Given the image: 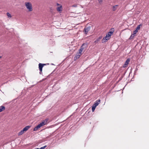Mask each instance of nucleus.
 I'll return each instance as SVG.
<instances>
[{"instance_id": "20", "label": "nucleus", "mask_w": 149, "mask_h": 149, "mask_svg": "<svg viewBox=\"0 0 149 149\" xmlns=\"http://www.w3.org/2000/svg\"><path fill=\"white\" fill-rule=\"evenodd\" d=\"M100 41L97 38V39L94 42V43L95 44L97 43Z\"/></svg>"}, {"instance_id": "18", "label": "nucleus", "mask_w": 149, "mask_h": 149, "mask_svg": "<svg viewBox=\"0 0 149 149\" xmlns=\"http://www.w3.org/2000/svg\"><path fill=\"white\" fill-rule=\"evenodd\" d=\"M96 107L94 106L93 105L92 107V110L93 112L94 111Z\"/></svg>"}, {"instance_id": "5", "label": "nucleus", "mask_w": 149, "mask_h": 149, "mask_svg": "<svg viewBox=\"0 0 149 149\" xmlns=\"http://www.w3.org/2000/svg\"><path fill=\"white\" fill-rule=\"evenodd\" d=\"M46 65L45 64H42L40 63L39 64V68L40 71V74H41V73L42 72V68L44 65Z\"/></svg>"}, {"instance_id": "10", "label": "nucleus", "mask_w": 149, "mask_h": 149, "mask_svg": "<svg viewBox=\"0 0 149 149\" xmlns=\"http://www.w3.org/2000/svg\"><path fill=\"white\" fill-rule=\"evenodd\" d=\"M31 127V126L28 125L26 126L23 129L24 132L27 131Z\"/></svg>"}, {"instance_id": "11", "label": "nucleus", "mask_w": 149, "mask_h": 149, "mask_svg": "<svg viewBox=\"0 0 149 149\" xmlns=\"http://www.w3.org/2000/svg\"><path fill=\"white\" fill-rule=\"evenodd\" d=\"M86 45V44L85 43H83L81 47L79 49L81 50V51H82L83 52L84 49V46Z\"/></svg>"}, {"instance_id": "23", "label": "nucleus", "mask_w": 149, "mask_h": 149, "mask_svg": "<svg viewBox=\"0 0 149 149\" xmlns=\"http://www.w3.org/2000/svg\"><path fill=\"white\" fill-rule=\"evenodd\" d=\"M98 1L99 3H100V4H101L102 3V0H98Z\"/></svg>"}, {"instance_id": "13", "label": "nucleus", "mask_w": 149, "mask_h": 149, "mask_svg": "<svg viewBox=\"0 0 149 149\" xmlns=\"http://www.w3.org/2000/svg\"><path fill=\"white\" fill-rule=\"evenodd\" d=\"M5 109V107L3 106H1L0 107V112L2 111Z\"/></svg>"}, {"instance_id": "21", "label": "nucleus", "mask_w": 149, "mask_h": 149, "mask_svg": "<svg viewBox=\"0 0 149 149\" xmlns=\"http://www.w3.org/2000/svg\"><path fill=\"white\" fill-rule=\"evenodd\" d=\"M82 51L79 49V52L77 53L81 55L82 54Z\"/></svg>"}, {"instance_id": "27", "label": "nucleus", "mask_w": 149, "mask_h": 149, "mask_svg": "<svg viewBox=\"0 0 149 149\" xmlns=\"http://www.w3.org/2000/svg\"><path fill=\"white\" fill-rule=\"evenodd\" d=\"M1 58V56H0V58Z\"/></svg>"}, {"instance_id": "16", "label": "nucleus", "mask_w": 149, "mask_h": 149, "mask_svg": "<svg viewBox=\"0 0 149 149\" xmlns=\"http://www.w3.org/2000/svg\"><path fill=\"white\" fill-rule=\"evenodd\" d=\"M135 36V35H134V34H132L131 36H130V39H132Z\"/></svg>"}, {"instance_id": "3", "label": "nucleus", "mask_w": 149, "mask_h": 149, "mask_svg": "<svg viewBox=\"0 0 149 149\" xmlns=\"http://www.w3.org/2000/svg\"><path fill=\"white\" fill-rule=\"evenodd\" d=\"M113 33V32L111 31L109 32L106 35V36L103 38L102 40V43L106 42L107 40H109L111 35Z\"/></svg>"}, {"instance_id": "6", "label": "nucleus", "mask_w": 149, "mask_h": 149, "mask_svg": "<svg viewBox=\"0 0 149 149\" xmlns=\"http://www.w3.org/2000/svg\"><path fill=\"white\" fill-rule=\"evenodd\" d=\"M130 62V59L128 58L127 59L125 62V63L123 65V67L124 68H125L126 67H127V65L129 63V62Z\"/></svg>"}, {"instance_id": "7", "label": "nucleus", "mask_w": 149, "mask_h": 149, "mask_svg": "<svg viewBox=\"0 0 149 149\" xmlns=\"http://www.w3.org/2000/svg\"><path fill=\"white\" fill-rule=\"evenodd\" d=\"M91 28V26H88L85 27L84 29V31H85V34H87L88 33V32L90 30Z\"/></svg>"}, {"instance_id": "1", "label": "nucleus", "mask_w": 149, "mask_h": 149, "mask_svg": "<svg viewBox=\"0 0 149 149\" xmlns=\"http://www.w3.org/2000/svg\"><path fill=\"white\" fill-rule=\"evenodd\" d=\"M48 119H46L45 120H43L40 124L38 125L37 126L34 128L33 131H36L41 127L46 125L47 123V122L48 121Z\"/></svg>"}, {"instance_id": "22", "label": "nucleus", "mask_w": 149, "mask_h": 149, "mask_svg": "<svg viewBox=\"0 0 149 149\" xmlns=\"http://www.w3.org/2000/svg\"><path fill=\"white\" fill-rule=\"evenodd\" d=\"M102 38V36H100L98 38H97V39L99 40H100V39H101Z\"/></svg>"}, {"instance_id": "15", "label": "nucleus", "mask_w": 149, "mask_h": 149, "mask_svg": "<svg viewBox=\"0 0 149 149\" xmlns=\"http://www.w3.org/2000/svg\"><path fill=\"white\" fill-rule=\"evenodd\" d=\"M142 24H140L138 26H137V27L136 28V30H139L140 29V27L142 26Z\"/></svg>"}, {"instance_id": "19", "label": "nucleus", "mask_w": 149, "mask_h": 149, "mask_svg": "<svg viewBox=\"0 0 149 149\" xmlns=\"http://www.w3.org/2000/svg\"><path fill=\"white\" fill-rule=\"evenodd\" d=\"M138 32V30H135V31H133V33L134 34V35H135Z\"/></svg>"}, {"instance_id": "25", "label": "nucleus", "mask_w": 149, "mask_h": 149, "mask_svg": "<svg viewBox=\"0 0 149 149\" xmlns=\"http://www.w3.org/2000/svg\"><path fill=\"white\" fill-rule=\"evenodd\" d=\"M34 149H38V148H35Z\"/></svg>"}, {"instance_id": "12", "label": "nucleus", "mask_w": 149, "mask_h": 149, "mask_svg": "<svg viewBox=\"0 0 149 149\" xmlns=\"http://www.w3.org/2000/svg\"><path fill=\"white\" fill-rule=\"evenodd\" d=\"M118 6V5H116L113 6L112 8V10L113 11H115L117 9Z\"/></svg>"}, {"instance_id": "9", "label": "nucleus", "mask_w": 149, "mask_h": 149, "mask_svg": "<svg viewBox=\"0 0 149 149\" xmlns=\"http://www.w3.org/2000/svg\"><path fill=\"white\" fill-rule=\"evenodd\" d=\"M100 102V100H97L93 104L94 106L96 107Z\"/></svg>"}, {"instance_id": "26", "label": "nucleus", "mask_w": 149, "mask_h": 149, "mask_svg": "<svg viewBox=\"0 0 149 149\" xmlns=\"http://www.w3.org/2000/svg\"><path fill=\"white\" fill-rule=\"evenodd\" d=\"M38 149H40V148H38Z\"/></svg>"}, {"instance_id": "17", "label": "nucleus", "mask_w": 149, "mask_h": 149, "mask_svg": "<svg viewBox=\"0 0 149 149\" xmlns=\"http://www.w3.org/2000/svg\"><path fill=\"white\" fill-rule=\"evenodd\" d=\"M7 15L8 16V17L9 18H11L12 17L10 14L8 12L7 13Z\"/></svg>"}, {"instance_id": "8", "label": "nucleus", "mask_w": 149, "mask_h": 149, "mask_svg": "<svg viewBox=\"0 0 149 149\" xmlns=\"http://www.w3.org/2000/svg\"><path fill=\"white\" fill-rule=\"evenodd\" d=\"M81 56V55L79 54L78 53H77L74 57V60L75 61L77 59L79 58Z\"/></svg>"}, {"instance_id": "2", "label": "nucleus", "mask_w": 149, "mask_h": 149, "mask_svg": "<svg viewBox=\"0 0 149 149\" xmlns=\"http://www.w3.org/2000/svg\"><path fill=\"white\" fill-rule=\"evenodd\" d=\"M25 6L28 12H31L33 10V8L32 3L29 2H26L25 3Z\"/></svg>"}, {"instance_id": "14", "label": "nucleus", "mask_w": 149, "mask_h": 149, "mask_svg": "<svg viewBox=\"0 0 149 149\" xmlns=\"http://www.w3.org/2000/svg\"><path fill=\"white\" fill-rule=\"evenodd\" d=\"M25 132L23 130H21L20 132L18 133V135L20 136L23 134Z\"/></svg>"}, {"instance_id": "24", "label": "nucleus", "mask_w": 149, "mask_h": 149, "mask_svg": "<svg viewBox=\"0 0 149 149\" xmlns=\"http://www.w3.org/2000/svg\"><path fill=\"white\" fill-rule=\"evenodd\" d=\"M46 147V146H45L44 147H42L40 148V149H44Z\"/></svg>"}, {"instance_id": "4", "label": "nucleus", "mask_w": 149, "mask_h": 149, "mask_svg": "<svg viewBox=\"0 0 149 149\" xmlns=\"http://www.w3.org/2000/svg\"><path fill=\"white\" fill-rule=\"evenodd\" d=\"M56 5L58 6L56 8L57 11L59 13H61L63 9L62 5L57 3H56Z\"/></svg>"}]
</instances>
